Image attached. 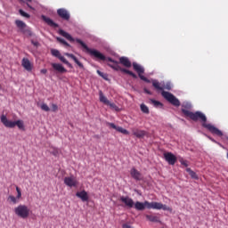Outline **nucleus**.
<instances>
[{"label": "nucleus", "mask_w": 228, "mask_h": 228, "mask_svg": "<svg viewBox=\"0 0 228 228\" xmlns=\"http://www.w3.org/2000/svg\"><path fill=\"white\" fill-rule=\"evenodd\" d=\"M0 120L2 122V124L4 126V127H8L9 129H13V127H15V126H17L18 129H20V131H26V126H24V121L21 119H18L16 121H12L10 119H8V118H6V116L4 114H3L0 117Z\"/></svg>", "instance_id": "4"}, {"label": "nucleus", "mask_w": 228, "mask_h": 228, "mask_svg": "<svg viewBox=\"0 0 228 228\" xmlns=\"http://www.w3.org/2000/svg\"><path fill=\"white\" fill-rule=\"evenodd\" d=\"M76 197L81 199L82 202H88V192L86 191H77Z\"/></svg>", "instance_id": "22"}, {"label": "nucleus", "mask_w": 228, "mask_h": 228, "mask_svg": "<svg viewBox=\"0 0 228 228\" xmlns=\"http://www.w3.org/2000/svg\"><path fill=\"white\" fill-rule=\"evenodd\" d=\"M186 172L191 175L192 179H199V176L197 175V173H195L191 168L188 167L186 169Z\"/></svg>", "instance_id": "27"}, {"label": "nucleus", "mask_w": 228, "mask_h": 228, "mask_svg": "<svg viewBox=\"0 0 228 228\" xmlns=\"http://www.w3.org/2000/svg\"><path fill=\"white\" fill-rule=\"evenodd\" d=\"M152 209H163V211H169L172 213V208L159 202H152Z\"/></svg>", "instance_id": "13"}, {"label": "nucleus", "mask_w": 228, "mask_h": 228, "mask_svg": "<svg viewBox=\"0 0 228 228\" xmlns=\"http://www.w3.org/2000/svg\"><path fill=\"white\" fill-rule=\"evenodd\" d=\"M14 213L16 216L26 220V218H28L29 215H31V209H29L28 206L20 204L14 208Z\"/></svg>", "instance_id": "6"}, {"label": "nucleus", "mask_w": 228, "mask_h": 228, "mask_svg": "<svg viewBox=\"0 0 228 228\" xmlns=\"http://www.w3.org/2000/svg\"><path fill=\"white\" fill-rule=\"evenodd\" d=\"M59 35H61V37H64V38H66L69 42H77V44H79L81 47H83V49L86 50V53H88L90 54V56H94V58H96V60H101L102 61H105L106 56L104 54L101 53V52L95 49L89 48L88 45H86V44H85V42H83L81 39L79 38L74 39V37H72L70 34H69L63 29L59 30Z\"/></svg>", "instance_id": "2"}, {"label": "nucleus", "mask_w": 228, "mask_h": 228, "mask_svg": "<svg viewBox=\"0 0 228 228\" xmlns=\"http://www.w3.org/2000/svg\"><path fill=\"white\" fill-rule=\"evenodd\" d=\"M64 184H66V186H69V188H77L78 184L77 179H76L74 175L66 176L64 178Z\"/></svg>", "instance_id": "11"}, {"label": "nucleus", "mask_w": 228, "mask_h": 228, "mask_svg": "<svg viewBox=\"0 0 228 228\" xmlns=\"http://www.w3.org/2000/svg\"><path fill=\"white\" fill-rule=\"evenodd\" d=\"M99 99L100 102H102V104H105V106H110V110H114V111H120V108H118V106H117V104L114 102H110L102 91L99 92Z\"/></svg>", "instance_id": "7"}, {"label": "nucleus", "mask_w": 228, "mask_h": 228, "mask_svg": "<svg viewBox=\"0 0 228 228\" xmlns=\"http://www.w3.org/2000/svg\"><path fill=\"white\" fill-rule=\"evenodd\" d=\"M133 68L134 70H135V72H137L140 79H142V81H144L145 83H151V80L149 78H147V77L142 76V74L145 72V69H143V67H142L140 64L134 62L133 63Z\"/></svg>", "instance_id": "8"}, {"label": "nucleus", "mask_w": 228, "mask_h": 228, "mask_svg": "<svg viewBox=\"0 0 228 228\" xmlns=\"http://www.w3.org/2000/svg\"><path fill=\"white\" fill-rule=\"evenodd\" d=\"M65 56H68V58H71L72 61H75V63H77V65L80 68V69H85V66L83 65V63H81V61H79V60H77V57L75 56L72 53H65Z\"/></svg>", "instance_id": "23"}, {"label": "nucleus", "mask_w": 228, "mask_h": 228, "mask_svg": "<svg viewBox=\"0 0 228 228\" xmlns=\"http://www.w3.org/2000/svg\"><path fill=\"white\" fill-rule=\"evenodd\" d=\"M21 67H23L27 72H31V70H33V64L28 58H23L21 60Z\"/></svg>", "instance_id": "14"}, {"label": "nucleus", "mask_w": 228, "mask_h": 228, "mask_svg": "<svg viewBox=\"0 0 228 228\" xmlns=\"http://www.w3.org/2000/svg\"><path fill=\"white\" fill-rule=\"evenodd\" d=\"M120 201L123 202V204H125L126 208H134V201L133 200V199L129 198L128 196L126 197L121 196Z\"/></svg>", "instance_id": "16"}, {"label": "nucleus", "mask_w": 228, "mask_h": 228, "mask_svg": "<svg viewBox=\"0 0 228 228\" xmlns=\"http://www.w3.org/2000/svg\"><path fill=\"white\" fill-rule=\"evenodd\" d=\"M57 42H60V44H62V45H65L66 47H70V45L65 41V39L61 37H56Z\"/></svg>", "instance_id": "30"}, {"label": "nucleus", "mask_w": 228, "mask_h": 228, "mask_svg": "<svg viewBox=\"0 0 228 228\" xmlns=\"http://www.w3.org/2000/svg\"><path fill=\"white\" fill-rule=\"evenodd\" d=\"M131 131H132V134L134 136H135L136 138H143L144 136H146L147 134V132L144 131V130H140L136 127H133L131 128Z\"/></svg>", "instance_id": "17"}, {"label": "nucleus", "mask_w": 228, "mask_h": 228, "mask_svg": "<svg viewBox=\"0 0 228 228\" xmlns=\"http://www.w3.org/2000/svg\"><path fill=\"white\" fill-rule=\"evenodd\" d=\"M97 74L100 75L103 79H108V75L102 73L101 70H97Z\"/></svg>", "instance_id": "35"}, {"label": "nucleus", "mask_w": 228, "mask_h": 228, "mask_svg": "<svg viewBox=\"0 0 228 228\" xmlns=\"http://www.w3.org/2000/svg\"><path fill=\"white\" fill-rule=\"evenodd\" d=\"M182 113H183L184 117L186 118H191V120H193V122H200L202 123V127H205V129H208L212 134H216V136H224V133L220 131V129L216 128L212 124H208V118L206 117V114L196 111L191 112L186 109H182Z\"/></svg>", "instance_id": "1"}, {"label": "nucleus", "mask_w": 228, "mask_h": 228, "mask_svg": "<svg viewBox=\"0 0 228 228\" xmlns=\"http://www.w3.org/2000/svg\"><path fill=\"white\" fill-rule=\"evenodd\" d=\"M146 218H147V220H149L150 222H154V223L159 222V217L158 216H154V215H146Z\"/></svg>", "instance_id": "26"}, {"label": "nucleus", "mask_w": 228, "mask_h": 228, "mask_svg": "<svg viewBox=\"0 0 228 228\" xmlns=\"http://www.w3.org/2000/svg\"><path fill=\"white\" fill-rule=\"evenodd\" d=\"M108 126H110V127H111L112 129L118 131V133H121L122 134H129V131L122 126H116L114 123H108Z\"/></svg>", "instance_id": "19"}, {"label": "nucleus", "mask_w": 228, "mask_h": 228, "mask_svg": "<svg viewBox=\"0 0 228 228\" xmlns=\"http://www.w3.org/2000/svg\"><path fill=\"white\" fill-rule=\"evenodd\" d=\"M19 13L20 15H21V17H25V19H29V17H31L28 12H24L22 9L19 10Z\"/></svg>", "instance_id": "32"}, {"label": "nucleus", "mask_w": 228, "mask_h": 228, "mask_svg": "<svg viewBox=\"0 0 228 228\" xmlns=\"http://www.w3.org/2000/svg\"><path fill=\"white\" fill-rule=\"evenodd\" d=\"M164 159L169 165H175V162L177 161V157H175L172 152L164 153Z\"/></svg>", "instance_id": "15"}, {"label": "nucleus", "mask_w": 228, "mask_h": 228, "mask_svg": "<svg viewBox=\"0 0 228 228\" xmlns=\"http://www.w3.org/2000/svg\"><path fill=\"white\" fill-rule=\"evenodd\" d=\"M143 90H144V93L147 94L148 95H152V92H151L147 88H144Z\"/></svg>", "instance_id": "39"}, {"label": "nucleus", "mask_w": 228, "mask_h": 228, "mask_svg": "<svg viewBox=\"0 0 228 228\" xmlns=\"http://www.w3.org/2000/svg\"><path fill=\"white\" fill-rule=\"evenodd\" d=\"M119 63H121V65L126 67L127 69L131 67V61H129V58L127 57L119 58Z\"/></svg>", "instance_id": "24"}, {"label": "nucleus", "mask_w": 228, "mask_h": 228, "mask_svg": "<svg viewBox=\"0 0 228 228\" xmlns=\"http://www.w3.org/2000/svg\"><path fill=\"white\" fill-rule=\"evenodd\" d=\"M32 44H33V45H35L36 47H37V45H38V42L32 41Z\"/></svg>", "instance_id": "41"}, {"label": "nucleus", "mask_w": 228, "mask_h": 228, "mask_svg": "<svg viewBox=\"0 0 228 228\" xmlns=\"http://www.w3.org/2000/svg\"><path fill=\"white\" fill-rule=\"evenodd\" d=\"M16 191H17V200L20 202L21 197H22V191H20V188H19V186L16 187Z\"/></svg>", "instance_id": "33"}, {"label": "nucleus", "mask_w": 228, "mask_h": 228, "mask_svg": "<svg viewBox=\"0 0 228 228\" xmlns=\"http://www.w3.org/2000/svg\"><path fill=\"white\" fill-rule=\"evenodd\" d=\"M41 110L43 111H51V109L49 108V106L47 105V103H43L41 105Z\"/></svg>", "instance_id": "34"}, {"label": "nucleus", "mask_w": 228, "mask_h": 228, "mask_svg": "<svg viewBox=\"0 0 228 228\" xmlns=\"http://www.w3.org/2000/svg\"><path fill=\"white\" fill-rule=\"evenodd\" d=\"M28 3H31L32 0H27Z\"/></svg>", "instance_id": "44"}, {"label": "nucleus", "mask_w": 228, "mask_h": 228, "mask_svg": "<svg viewBox=\"0 0 228 228\" xmlns=\"http://www.w3.org/2000/svg\"><path fill=\"white\" fill-rule=\"evenodd\" d=\"M58 110V105H56L55 103L52 104V111L55 112Z\"/></svg>", "instance_id": "37"}, {"label": "nucleus", "mask_w": 228, "mask_h": 228, "mask_svg": "<svg viewBox=\"0 0 228 228\" xmlns=\"http://www.w3.org/2000/svg\"><path fill=\"white\" fill-rule=\"evenodd\" d=\"M151 83L152 86L155 88V90H157V92H162V97H164L166 101L170 102V104H172L173 106H176L177 108L178 106H181V102L179 101V99H177L174 94H172V93L164 91L165 88L166 90H170V86H165V84H161L158 80H152Z\"/></svg>", "instance_id": "3"}, {"label": "nucleus", "mask_w": 228, "mask_h": 228, "mask_svg": "<svg viewBox=\"0 0 228 228\" xmlns=\"http://www.w3.org/2000/svg\"><path fill=\"white\" fill-rule=\"evenodd\" d=\"M181 165H183V167H188V161L184 160L183 159H179Z\"/></svg>", "instance_id": "36"}, {"label": "nucleus", "mask_w": 228, "mask_h": 228, "mask_svg": "<svg viewBox=\"0 0 228 228\" xmlns=\"http://www.w3.org/2000/svg\"><path fill=\"white\" fill-rule=\"evenodd\" d=\"M150 101H151V104H153V106H155V108H163V103H161L160 102L153 100V99H151Z\"/></svg>", "instance_id": "29"}, {"label": "nucleus", "mask_w": 228, "mask_h": 228, "mask_svg": "<svg viewBox=\"0 0 228 228\" xmlns=\"http://www.w3.org/2000/svg\"><path fill=\"white\" fill-rule=\"evenodd\" d=\"M108 61H110V63H109V67H110V69H113L114 70H120V72H123L124 74H128V76H131L132 77H134V79H138V76H136V74L133 73V71L121 68L120 65H118V61L111 59V58H108L107 59Z\"/></svg>", "instance_id": "5"}, {"label": "nucleus", "mask_w": 228, "mask_h": 228, "mask_svg": "<svg viewBox=\"0 0 228 228\" xmlns=\"http://www.w3.org/2000/svg\"><path fill=\"white\" fill-rule=\"evenodd\" d=\"M185 108H191V105H186V106H184Z\"/></svg>", "instance_id": "42"}, {"label": "nucleus", "mask_w": 228, "mask_h": 228, "mask_svg": "<svg viewBox=\"0 0 228 228\" xmlns=\"http://www.w3.org/2000/svg\"><path fill=\"white\" fill-rule=\"evenodd\" d=\"M15 24H16L17 28H19V29H20V31L22 33L25 32L24 29H26V24L24 23V21H22L20 20H16Z\"/></svg>", "instance_id": "25"}, {"label": "nucleus", "mask_w": 228, "mask_h": 228, "mask_svg": "<svg viewBox=\"0 0 228 228\" xmlns=\"http://www.w3.org/2000/svg\"><path fill=\"white\" fill-rule=\"evenodd\" d=\"M122 228H134V227L131 226V224H129L128 223H126L122 224Z\"/></svg>", "instance_id": "38"}, {"label": "nucleus", "mask_w": 228, "mask_h": 228, "mask_svg": "<svg viewBox=\"0 0 228 228\" xmlns=\"http://www.w3.org/2000/svg\"><path fill=\"white\" fill-rule=\"evenodd\" d=\"M41 17L47 26H50V28H59V25L56 22H53L51 18L46 17L45 15H42Z\"/></svg>", "instance_id": "21"}, {"label": "nucleus", "mask_w": 228, "mask_h": 228, "mask_svg": "<svg viewBox=\"0 0 228 228\" xmlns=\"http://www.w3.org/2000/svg\"><path fill=\"white\" fill-rule=\"evenodd\" d=\"M51 65L53 69H55L56 72H59L60 74H65V72H67V69H65V67H63V65L60 63L53 62Z\"/></svg>", "instance_id": "20"}, {"label": "nucleus", "mask_w": 228, "mask_h": 228, "mask_svg": "<svg viewBox=\"0 0 228 228\" xmlns=\"http://www.w3.org/2000/svg\"><path fill=\"white\" fill-rule=\"evenodd\" d=\"M51 53L53 56H55V58H58L61 61H62V63L67 65L69 69H73L72 64L69 62V61H67V59H65V57H63L61 53H60V51L56 49H52Z\"/></svg>", "instance_id": "9"}, {"label": "nucleus", "mask_w": 228, "mask_h": 228, "mask_svg": "<svg viewBox=\"0 0 228 228\" xmlns=\"http://www.w3.org/2000/svg\"><path fill=\"white\" fill-rule=\"evenodd\" d=\"M27 6H28V8H31V5H29V4H28Z\"/></svg>", "instance_id": "43"}, {"label": "nucleus", "mask_w": 228, "mask_h": 228, "mask_svg": "<svg viewBox=\"0 0 228 228\" xmlns=\"http://www.w3.org/2000/svg\"><path fill=\"white\" fill-rule=\"evenodd\" d=\"M57 15L61 17L63 20H70V13L67 9L61 8L57 10Z\"/></svg>", "instance_id": "12"}, {"label": "nucleus", "mask_w": 228, "mask_h": 228, "mask_svg": "<svg viewBox=\"0 0 228 228\" xmlns=\"http://www.w3.org/2000/svg\"><path fill=\"white\" fill-rule=\"evenodd\" d=\"M141 111H142V113H146V115H149L150 110H149V107H147V105L145 104H141Z\"/></svg>", "instance_id": "31"}, {"label": "nucleus", "mask_w": 228, "mask_h": 228, "mask_svg": "<svg viewBox=\"0 0 228 228\" xmlns=\"http://www.w3.org/2000/svg\"><path fill=\"white\" fill-rule=\"evenodd\" d=\"M130 175L131 177H133V179H134L135 181H142V179H143V176L142 175V173H140V171H138L136 168L133 167L130 170Z\"/></svg>", "instance_id": "18"}, {"label": "nucleus", "mask_w": 228, "mask_h": 228, "mask_svg": "<svg viewBox=\"0 0 228 228\" xmlns=\"http://www.w3.org/2000/svg\"><path fill=\"white\" fill-rule=\"evenodd\" d=\"M41 74H47V69H43L40 70Z\"/></svg>", "instance_id": "40"}, {"label": "nucleus", "mask_w": 228, "mask_h": 228, "mask_svg": "<svg viewBox=\"0 0 228 228\" xmlns=\"http://www.w3.org/2000/svg\"><path fill=\"white\" fill-rule=\"evenodd\" d=\"M134 206L137 211H143L145 208H147V209H152V202H149V201H144V202L136 201L135 203H134Z\"/></svg>", "instance_id": "10"}, {"label": "nucleus", "mask_w": 228, "mask_h": 228, "mask_svg": "<svg viewBox=\"0 0 228 228\" xmlns=\"http://www.w3.org/2000/svg\"><path fill=\"white\" fill-rule=\"evenodd\" d=\"M8 202H11L12 204H19V200L13 196V195H10L7 198Z\"/></svg>", "instance_id": "28"}]
</instances>
